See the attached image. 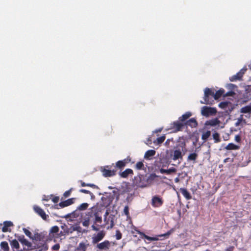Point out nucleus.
<instances>
[{"label": "nucleus", "instance_id": "412c9836", "mask_svg": "<svg viewBox=\"0 0 251 251\" xmlns=\"http://www.w3.org/2000/svg\"><path fill=\"white\" fill-rule=\"evenodd\" d=\"M220 123V121L218 118H214L209 120H207L205 122L204 125L205 126H216Z\"/></svg>", "mask_w": 251, "mask_h": 251}, {"label": "nucleus", "instance_id": "4d7b16f0", "mask_svg": "<svg viewBox=\"0 0 251 251\" xmlns=\"http://www.w3.org/2000/svg\"><path fill=\"white\" fill-rule=\"evenodd\" d=\"M50 199V198H49V196H44V197L43 198V200L46 201H49Z\"/></svg>", "mask_w": 251, "mask_h": 251}, {"label": "nucleus", "instance_id": "ea45409f", "mask_svg": "<svg viewBox=\"0 0 251 251\" xmlns=\"http://www.w3.org/2000/svg\"><path fill=\"white\" fill-rule=\"evenodd\" d=\"M38 249L40 251H46L48 249V246L47 243H44Z\"/></svg>", "mask_w": 251, "mask_h": 251}, {"label": "nucleus", "instance_id": "a19ab883", "mask_svg": "<svg viewBox=\"0 0 251 251\" xmlns=\"http://www.w3.org/2000/svg\"><path fill=\"white\" fill-rule=\"evenodd\" d=\"M23 231L25 233V234L27 236H28L30 239H33L32 236V233H31V232L29 230H28L27 229H26L25 228H24L23 229Z\"/></svg>", "mask_w": 251, "mask_h": 251}, {"label": "nucleus", "instance_id": "f8f14e48", "mask_svg": "<svg viewBox=\"0 0 251 251\" xmlns=\"http://www.w3.org/2000/svg\"><path fill=\"white\" fill-rule=\"evenodd\" d=\"M34 211L39 215L43 220H46L47 218L49 217L48 215H46L45 212L41 207L37 205H35L33 207Z\"/></svg>", "mask_w": 251, "mask_h": 251}, {"label": "nucleus", "instance_id": "393cba45", "mask_svg": "<svg viewBox=\"0 0 251 251\" xmlns=\"http://www.w3.org/2000/svg\"><path fill=\"white\" fill-rule=\"evenodd\" d=\"M225 92V91L223 88L220 89L218 91H216L215 93L214 92V99L218 100L222 96L224 97Z\"/></svg>", "mask_w": 251, "mask_h": 251}, {"label": "nucleus", "instance_id": "dca6fc26", "mask_svg": "<svg viewBox=\"0 0 251 251\" xmlns=\"http://www.w3.org/2000/svg\"><path fill=\"white\" fill-rule=\"evenodd\" d=\"M198 124L196 119L194 118H192L184 123V126H190L192 128L196 127Z\"/></svg>", "mask_w": 251, "mask_h": 251}, {"label": "nucleus", "instance_id": "69168bd1", "mask_svg": "<svg viewBox=\"0 0 251 251\" xmlns=\"http://www.w3.org/2000/svg\"><path fill=\"white\" fill-rule=\"evenodd\" d=\"M250 69H251V67L250 66Z\"/></svg>", "mask_w": 251, "mask_h": 251}, {"label": "nucleus", "instance_id": "09e8293b", "mask_svg": "<svg viewBox=\"0 0 251 251\" xmlns=\"http://www.w3.org/2000/svg\"><path fill=\"white\" fill-rule=\"evenodd\" d=\"M79 192L81 193H82L93 195V193L92 192H91L90 191L86 190V189H80L79 190Z\"/></svg>", "mask_w": 251, "mask_h": 251}, {"label": "nucleus", "instance_id": "6e6d98bb", "mask_svg": "<svg viewBox=\"0 0 251 251\" xmlns=\"http://www.w3.org/2000/svg\"><path fill=\"white\" fill-rule=\"evenodd\" d=\"M114 225V222H113V221L112 220L111 221L110 226H108V228H112L113 227Z\"/></svg>", "mask_w": 251, "mask_h": 251}, {"label": "nucleus", "instance_id": "473e14b6", "mask_svg": "<svg viewBox=\"0 0 251 251\" xmlns=\"http://www.w3.org/2000/svg\"><path fill=\"white\" fill-rule=\"evenodd\" d=\"M79 182H80V183L81 184V186L82 187L89 186L93 189H98V187L94 184L86 183L84 182H83L82 180H80Z\"/></svg>", "mask_w": 251, "mask_h": 251}, {"label": "nucleus", "instance_id": "5701e85b", "mask_svg": "<svg viewBox=\"0 0 251 251\" xmlns=\"http://www.w3.org/2000/svg\"><path fill=\"white\" fill-rule=\"evenodd\" d=\"M133 170L131 169H126L124 171L120 173L121 177L126 178L129 175H133Z\"/></svg>", "mask_w": 251, "mask_h": 251}, {"label": "nucleus", "instance_id": "0eeeda50", "mask_svg": "<svg viewBox=\"0 0 251 251\" xmlns=\"http://www.w3.org/2000/svg\"><path fill=\"white\" fill-rule=\"evenodd\" d=\"M184 126V123L178 120V121L174 122L171 124L170 129H172L174 132H176L182 130Z\"/></svg>", "mask_w": 251, "mask_h": 251}, {"label": "nucleus", "instance_id": "7ed1b4c3", "mask_svg": "<svg viewBox=\"0 0 251 251\" xmlns=\"http://www.w3.org/2000/svg\"><path fill=\"white\" fill-rule=\"evenodd\" d=\"M214 91L208 88L204 90V101H201V103L212 104L214 101Z\"/></svg>", "mask_w": 251, "mask_h": 251}, {"label": "nucleus", "instance_id": "0e129e2a", "mask_svg": "<svg viewBox=\"0 0 251 251\" xmlns=\"http://www.w3.org/2000/svg\"><path fill=\"white\" fill-rule=\"evenodd\" d=\"M250 69H251V67L250 66Z\"/></svg>", "mask_w": 251, "mask_h": 251}, {"label": "nucleus", "instance_id": "5fc2aeb1", "mask_svg": "<svg viewBox=\"0 0 251 251\" xmlns=\"http://www.w3.org/2000/svg\"><path fill=\"white\" fill-rule=\"evenodd\" d=\"M234 247L233 246H230L226 249L225 251H233Z\"/></svg>", "mask_w": 251, "mask_h": 251}, {"label": "nucleus", "instance_id": "c03bdc74", "mask_svg": "<svg viewBox=\"0 0 251 251\" xmlns=\"http://www.w3.org/2000/svg\"><path fill=\"white\" fill-rule=\"evenodd\" d=\"M228 103L226 101L221 102L219 104V106L221 108H226L228 106Z\"/></svg>", "mask_w": 251, "mask_h": 251}, {"label": "nucleus", "instance_id": "b1692460", "mask_svg": "<svg viewBox=\"0 0 251 251\" xmlns=\"http://www.w3.org/2000/svg\"><path fill=\"white\" fill-rule=\"evenodd\" d=\"M192 113L190 112H186L185 113L183 114L181 117L178 118L183 123H185L188 119L192 116Z\"/></svg>", "mask_w": 251, "mask_h": 251}, {"label": "nucleus", "instance_id": "cd10ccee", "mask_svg": "<svg viewBox=\"0 0 251 251\" xmlns=\"http://www.w3.org/2000/svg\"><path fill=\"white\" fill-rule=\"evenodd\" d=\"M59 228L58 226H52L50 231V236L53 237L54 236V234H57L59 231Z\"/></svg>", "mask_w": 251, "mask_h": 251}, {"label": "nucleus", "instance_id": "a18cd8bd", "mask_svg": "<svg viewBox=\"0 0 251 251\" xmlns=\"http://www.w3.org/2000/svg\"><path fill=\"white\" fill-rule=\"evenodd\" d=\"M235 95V93L232 91H230L226 93H224V97H226L228 96H233Z\"/></svg>", "mask_w": 251, "mask_h": 251}, {"label": "nucleus", "instance_id": "e433bc0d", "mask_svg": "<svg viewBox=\"0 0 251 251\" xmlns=\"http://www.w3.org/2000/svg\"><path fill=\"white\" fill-rule=\"evenodd\" d=\"M89 206V204L87 203H83L81 204L77 207V209L80 211L85 210L88 208Z\"/></svg>", "mask_w": 251, "mask_h": 251}, {"label": "nucleus", "instance_id": "c756f323", "mask_svg": "<svg viewBox=\"0 0 251 251\" xmlns=\"http://www.w3.org/2000/svg\"><path fill=\"white\" fill-rule=\"evenodd\" d=\"M240 112L242 113H251V104L250 105L245 106L241 108Z\"/></svg>", "mask_w": 251, "mask_h": 251}, {"label": "nucleus", "instance_id": "052dcab7", "mask_svg": "<svg viewBox=\"0 0 251 251\" xmlns=\"http://www.w3.org/2000/svg\"><path fill=\"white\" fill-rule=\"evenodd\" d=\"M108 214H109V213H108V211H107H107H106L105 214V215H104V217H104V221H105V222H106V216H107V215H108Z\"/></svg>", "mask_w": 251, "mask_h": 251}, {"label": "nucleus", "instance_id": "de8ad7c7", "mask_svg": "<svg viewBox=\"0 0 251 251\" xmlns=\"http://www.w3.org/2000/svg\"><path fill=\"white\" fill-rule=\"evenodd\" d=\"M124 212L126 215L127 217L129 216V207L127 205H126L124 209Z\"/></svg>", "mask_w": 251, "mask_h": 251}, {"label": "nucleus", "instance_id": "37998d69", "mask_svg": "<svg viewBox=\"0 0 251 251\" xmlns=\"http://www.w3.org/2000/svg\"><path fill=\"white\" fill-rule=\"evenodd\" d=\"M115 237L117 240H120L122 237V234L119 230L116 231Z\"/></svg>", "mask_w": 251, "mask_h": 251}, {"label": "nucleus", "instance_id": "aec40b11", "mask_svg": "<svg viewBox=\"0 0 251 251\" xmlns=\"http://www.w3.org/2000/svg\"><path fill=\"white\" fill-rule=\"evenodd\" d=\"M159 172L161 174H165L167 175H171L173 173H176L177 171L176 168L172 167L168 169H164L163 168H161L159 170Z\"/></svg>", "mask_w": 251, "mask_h": 251}, {"label": "nucleus", "instance_id": "39448f33", "mask_svg": "<svg viewBox=\"0 0 251 251\" xmlns=\"http://www.w3.org/2000/svg\"><path fill=\"white\" fill-rule=\"evenodd\" d=\"M133 183L137 187L143 188L147 187L148 182L145 180L144 176L140 175L134 177Z\"/></svg>", "mask_w": 251, "mask_h": 251}, {"label": "nucleus", "instance_id": "603ef678", "mask_svg": "<svg viewBox=\"0 0 251 251\" xmlns=\"http://www.w3.org/2000/svg\"><path fill=\"white\" fill-rule=\"evenodd\" d=\"M59 200V197H57V196L53 197V198L52 199V201L54 203L58 202Z\"/></svg>", "mask_w": 251, "mask_h": 251}, {"label": "nucleus", "instance_id": "f03ea898", "mask_svg": "<svg viewBox=\"0 0 251 251\" xmlns=\"http://www.w3.org/2000/svg\"><path fill=\"white\" fill-rule=\"evenodd\" d=\"M186 151L187 148L185 140L182 137H179L173 150L170 152V157L174 161H181Z\"/></svg>", "mask_w": 251, "mask_h": 251}, {"label": "nucleus", "instance_id": "680f3d73", "mask_svg": "<svg viewBox=\"0 0 251 251\" xmlns=\"http://www.w3.org/2000/svg\"><path fill=\"white\" fill-rule=\"evenodd\" d=\"M91 197V199H93L95 198V196L94 195V194H93V195H90Z\"/></svg>", "mask_w": 251, "mask_h": 251}, {"label": "nucleus", "instance_id": "3c124183", "mask_svg": "<svg viewBox=\"0 0 251 251\" xmlns=\"http://www.w3.org/2000/svg\"><path fill=\"white\" fill-rule=\"evenodd\" d=\"M60 248L59 244H56L52 247V249L54 251H58Z\"/></svg>", "mask_w": 251, "mask_h": 251}, {"label": "nucleus", "instance_id": "79ce46f5", "mask_svg": "<svg viewBox=\"0 0 251 251\" xmlns=\"http://www.w3.org/2000/svg\"><path fill=\"white\" fill-rule=\"evenodd\" d=\"M165 139V136L162 135L156 139V142L158 144L162 143Z\"/></svg>", "mask_w": 251, "mask_h": 251}, {"label": "nucleus", "instance_id": "2f4dec72", "mask_svg": "<svg viewBox=\"0 0 251 251\" xmlns=\"http://www.w3.org/2000/svg\"><path fill=\"white\" fill-rule=\"evenodd\" d=\"M1 249L3 251H9V247L8 243L6 241H2L0 244Z\"/></svg>", "mask_w": 251, "mask_h": 251}, {"label": "nucleus", "instance_id": "f704fd0d", "mask_svg": "<svg viewBox=\"0 0 251 251\" xmlns=\"http://www.w3.org/2000/svg\"><path fill=\"white\" fill-rule=\"evenodd\" d=\"M212 136H213V139L214 140L215 143H219V142H221L220 134L218 132H217L216 131L214 132L213 133Z\"/></svg>", "mask_w": 251, "mask_h": 251}, {"label": "nucleus", "instance_id": "f257e3e1", "mask_svg": "<svg viewBox=\"0 0 251 251\" xmlns=\"http://www.w3.org/2000/svg\"><path fill=\"white\" fill-rule=\"evenodd\" d=\"M101 210L100 207L98 205L92 207L89 209L85 215L82 218V224L83 226L88 227L92 219L95 217L94 223L91 227L93 230L99 231V228L96 226L97 223L101 224L102 223V218L101 216Z\"/></svg>", "mask_w": 251, "mask_h": 251}, {"label": "nucleus", "instance_id": "7c9ffc66", "mask_svg": "<svg viewBox=\"0 0 251 251\" xmlns=\"http://www.w3.org/2000/svg\"><path fill=\"white\" fill-rule=\"evenodd\" d=\"M226 149L227 150H237L239 149V146L231 143L226 146Z\"/></svg>", "mask_w": 251, "mask_h": 251}, {"label": "nucleus", "instance_id": "c85d7f7f", "mask_svg": "<svg viewBox=\"0 0 251 251\" xmlns=\"http://www.w3.org/2000/svg\"><path fill=\"white\" fill-rule=\"evenodd\" d=\"M198 157V154L196 152L190 153L187 157V161H193L194 163Z\"/></svg>", "mask_w": 251, "mask_h": 251}, {"label": "nucleus", "instance_id": "4c0bfd02", "mask_svg": "<svg viewBox=\"0 0 251 251\" xmlns=\"http://www.w3.org/2000/svg\"><path fill=\"white\" fill-rule=\"evenodd\" d=\"M144 165L142 161L138 162L135 165V168L137 170L144 169Z\"/></svg>", "mask_w": 251, "mask_h": 251}, {"label": "nucleus", "instance_id": "9b49d317", "mask_svg": "<svg viewBox=\"0 0 251 251\" xmlns=\"http://www.w3.org/2000/svg\"><path fill=\"white\" fill-rule=\"evenodd\" d=\"M105 233L104 231L102 230L98 232L97 235H94L92 237V243L93 244H97L98 242L100 241L104 237Z\"/></svg>", "mask_w": 251, "mask_h": 251}, {"label": "nucleus", "instance_id": "8fccbe9b", "mask_svg": "<svg viewBox=\"0 0 251 251\" xmlns=\"http://www.w3.org/2000/svg\"><path fill=\"white\" fill-rule=\"evenodd\" d=\"M72 189H70L69 190L66 191L63 194L64 197L67 198L70 196L71 193Z\"/></svg>", "mask_w": 251, "mask_h": 251}, {"label": "nucleus", "instance_id": "a211bd4d", "mask_svg": "<svg viewBox=\"0 0 251 251\" xmlns=\"http://www.w3.org/2000/svg\"><path fill=\"white\" fill-rule=\"evenodd\" d=\"M75 198H71L65 201L60 202L58 204L56 205V206H60V208H64L65 207L69 206L73 203H74L75 201Z\"/></svg>", "mask_w": 251, "mask_h": 251}, {"label": "nucleus", "instance_id": "1a4fd4ad", "mask_svg": "<svg viewBox=\"0 0 251 251\" xmlns=\"http://www.w3.org/2000/svg\"><path fill=\"white\" fill-rule=\"evenodd\" d=\"M135 230L137 232V233H138L139 234H140V235H141L142 236L144 237L147 240H148L149 241H150L158 240H159L158 237H162L163 236H169V235L170 234V233L169 232H168V233H166V234H165L164 235H159L158 236H156V237H150V236L146 235L143 232H141V231H140L139 230H138L137 229H135Z\"/></svg>", "mask_w": 251, "mask_h": 251}, {"label": "nucleus", "instance_id": "864d4df0", "mask_svg": "<svg viewBox=\"0 0 251 251\" xmlns=\"http://www.w3.org/2000/svg\"><path fill=\"white\" fill-rule=\"evenodd\" d=\"M241 137L239 135H237L235 137V140L237 142H240L241 141Z\"/></svg>", "mask_w": 251, "mask_h": 251}, {"label": "nucleus", "instance_id": "2eb2a0df", "mask_svg": "<svg viewBox=\"0 0 251 251\" xmlns=\"http://www.w3.org/2000/svg\"><path fill=\"white\" fill-rule=\"evenodd\" d=\"M130 161V158L129 157H127L122 160H119L117 161L116 163L115 168H117L119 169H123L126 165L127 163H128Z\"/></svg>", "mask_w": 251, "mask_h": 251}, {"label": "nucleus", "instance_id": "49530a36", "mask_svg": "<svg viewBox=\"0 0 251 251\" xmlns=\"http://www.w3.org/2000/svg\"><path fill=\"white\" fill-rule=\"evenodd\" d=\"M42 237L40 233H37L34 234V240L36 241H40L41 240Z\"/></svg>", "mask_w": 251, "mask_h": 251}, {"label": "nucleus", "instance_id": "72a5a7b5", "mask_svg": "<svg viewBox=\"0 0 251 251\" xmlns=\"http://www.w3.org/2000/svg\"><path fill=\"white\" fill-rule=\"evenodd\" d=\"M211 135V131L207 130L205 132H203L201 135V139L204 141H206Z\"/></svg>", "mask_w": 251, "mask_h": 251}, {"label": "nucleus", "instance_id": "a878e982", "mask_svg": "<svg viewBox=\"0 0 251 251\" xmlns=\"http://www.w3.org/2000/svg\"><path fill=\"white\" fill-rule=\"evenodd\" d=\"M155 151L153 150H150L147 151L144 155V158L147 159H151V157L155 154Z\"/></svg>", "mask_w": 251, "mask_h": 251}, {"label": "nucleus", "instance_id": "58836bf2", "mask_svg": "<svg viewBox=\"0 0 251 251\" xmlns=\"http://www.w3.org/2000/svg\"><path fill=\"white\" fill-rule=\"evenodd\" d=\"M158 177L155 174H151L148 177L147 179L148 182H151L155 179L156 177Z\"/></svg>", "mask_w": 251, "mask_h": 251}, {"label": "nucleus", "instance_id": "6e6552de", "mask_svg": "<svg viewBox=\"0 0 251 251\" xmlns=\"http://www.w3.org/2000/svg\"><path fill=\"white\" fill-rule=\"evenodd\" d=\"M163 203V199L158 196H155L152 198L151 205L153 207H159Z\"/></svg>", "mask_w": 251, "mask_h": 251}, {"label": "nucleus", "instance_id": "20e7f679", "mask_svg": "<svg viewBox=\"0 0 251 251\" xmlns=\"http://www.w3.org/2000/svg\"><path fill=\"white\" fill-rule=\"evenodd\" d=\"M112 166L110 165L105 166L101 168V172L104 177H111L116 174V169H111Z\"/></svg>", "mask_w": 251, "mask_h": 251}, {"label": "nucleus", "instance_id": "bf43d9fd", "mask_svg": "<svg viewBox=\"0 0 251 251\" xmlns=\"http://www.w3.org/2000/svg\"><path fill=\"white\" fill-rule=\"evenodd\" d=\"M228 86H229L230 89L233 88L236 86L235 85H234L233 84H229Z\"/></svg>", "mask_w": 251, "mask_h": 251}, {"label": "nucleus", "instance_id": "423d86ee", "mask_svg": "<svg viewBox=\"0 0 251 251\" xmlns=\"http://www.w3.org/2000/svg\"><path fill=\"white\" fill-rule=\"evenodd\" d=\"M217 113L215 108L204 106L201 108V114L205 117H209L215 115Z\"/></svg>", "mask_w": 251, "mask_h": 251}, {"label": "nucleus", "instance_id": "bb28decb", "mask_svg": "<svg viewBox=\"0 0 251 251\" xmlns=\"http://www.w3.org/2000/svg\"><path fill=\"white\" fill-rule=\"evenodd\" d=\"M18 241H19L16 239H14L10 241V246L13 249L18 250L20 249V245Z\"/></svg>", "mask_w": 251, "mask_h": 251}, {"label": "nucleus", "instance_id": "e2e57ef3", "mask_svg": "<svg viewBox=\"0 0 251 251\" xmlns=\"http://www.w3.org/2000/svg\"><path fill=\"white\" fill-rule=\"evenodd\" d=\"M161 129L158 130V131H160Z\"/></svg>", "mask_w": 251, "mask_h": 251}, {"label": "nucleus", "instance_id": "c9c22d12", "mask_svg": "<svg viewBox=\"0 0 251 251\" xmlns=\"http://www.w3.org/2000/svg\"><path fill=\"white\" fill-rule=\"evenodd\" d=\"M87 249L86 245L84 243H80L77 247V250L79 251H86Z\"/></svg>", "mask_w": 251, "mask_h": 251}, {"label": "nucleus", "instance_id": "ddd939ff", "mask_svg": "<svg viewBox=\"0 0 251 251\" xmlns=\"http://www.w3.org/2000/svg\"><path fill=\"white\" fill-rule=\"evenodd\" d=\"M17 238L23 246L27 247L28 249L31 248L32 244L25 238L24 235L18 236Z\"/></svg>", "mask_w": 251, "mask_h": 251}, {"label": "nucleus", "instance_id": "9d476101", "mask_svg": "<svg viewBox=\"0 0 251 251\" xmlns=\"http://www.w3.org/2000/svg\"><path fill=\"white\" fill-rule=\"evenodd\" d=\"M247 71V69H241L238 73H237L236 75H232L230 77L229 80L230 81H236L237 80H241L242 77L243 76V75L245 74V72Z\"/></svg>", "mask_w": 251, "mask_h": 251}, {"label": "nucleus", "instance_id": "4be33fe9", "mask_svg": "<svg viewBox=\"0 0 251 251\" xmlns=\"http://www.w3.org/2000/svg\"><path fill=\"white\" fill-rule=\"evenodd\" d=\"M179 191L187 200L191 199L192 197L191 194L186 188H181L179 189Z\"/></svg>", "mask_w": 251, "mask_h": 251}, {"label": "nucleus", "instance_id": "4468645a", "mask_svg": "<svg viewBox=\"0 0 251 251\" xmlns=\"http://www.w3.org/2000/svg\"><path fill=\"white\" fill-rule=\"evenodd\" d=\"M110 247V242L108 240H105L103 242L97 244V248L100 250H108Z\"/></svg>", "mask_w": 251, "mask_h": 251}, {"label": "nucleus", "instance_id": "f3484780", "mask_svg": "<svg viewBox=\"0 0 251 251\" xmlns=\"http://www.w3.org/2000/svg\"><path fill=\"white\" fill-rule=\"evenodd\" d=\"M14 226L13 223L11 221H5L3 222V226L1 228L3 232H11L10 227Z\"/></svg>", "mask_w": 251, "mask_h": 251}, {"label": "nucleus", "instance_id": "13d9d810", "mask_svg": "<svg viewBox=\"0 0 251 251\" xmlns=\"http://www.w3.org/2000/svg\"><path fill=\"white\" fill-rule=\"evenodd\" d=\"M179 181V177H177L175 179V182L176 183H178Z\"/></svg>", "mask_w": 251, "mask_h": 251}, {"label": "nucleus", "instance_id": "6ab92c4d", "mask_svg": "<svg viewBox=\"0 0 251 251\" xmlns=\"http://www.w3.org/2000/svg\"><path fill=\"white\" fill-rule=\"evenodd\" d=\"M247 124V122L246 119H244L243 115H241L239 118L237 119V121L235 123V126H241L242 127H243L244 126Z\"/></svg>", "mask_w": 251, "mask_h": 251}]
</instances>
